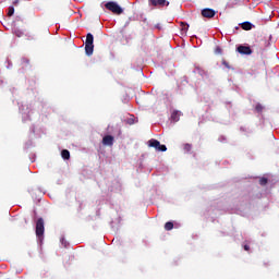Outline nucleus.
<instances>
[{
  "label": "nucleus",
  "mask_w": 279,
  "mask_h": 279,
  "mask_svg": "<svg viewBox=\"0 0 279 279\" xmlns=\"http://www.w3.org/2000/svg\"><path fill=\"white\" fill-rule=\"evenodd\" d=\"M105 8L113 14H123V9L119 4H117V2H107L105 4Z\"/></svg>",
  "instance_id": "nucleus-1"
},
{
  "label": "nucleus",
  "mask_w": 279,
  "mask_h": 279,
  "mask_svg": "<svg viewBox=\"0 0 279 279\" xmlns=\"http://www.w3.org/2000/svg\"><path fill=\"white\" fill-rule=\"evenodd\" d=\"M35 232H36V236H38V239L44 236V234H45V220L43 218L37 219Z\"/></svg>",
  "instance_id": "nucleus-2"
},
{
  "label": "nucleus",
  "mask_w": 279,
  "mask_h": 279,
  "mask_svg": "<svg viewBox=\"0 0 279 279\" xmlns=\"http://www.w3.org/2000/svg\"><path fill=\"white\" fill-rule=\"evenodd\" d=\"M201 14L204 19H215L217 11H215L214 9L206 8L202 10Z\"/></svg>",
  "instance_id": "nucleus-3"
},
{
  "label": "nucleus",
  "mask_w": 279,
  "mask_h": 279,
  "mask_svg": "<svg viewBox=\"0 0 279 279\" xmlns=\"http://www.w3.org/2000/svg\"><path fill=\"white\" fill-rule=\"evenodd\" d=\"M238 53H241L242 56H252L253 51L250 46H239L236 48Z\"/></svg>",
  "instance_id": "nucleus-4"
},
{
  "label": "nucleus",
  "mask_w": 279,
  "mask_h": 279,
  "mask_svg": "<svg viewBox=\"0 0 279 279\" xmlns=\"http://www.w3.org/2000/svg\"><path fill=\"white\" fill-rule=\"evenodd\" d=\"M148 3L154 8H162L166 5L167 0H148Z\"/></svg>",
  "instance_id": "nucleus-5"
},
{
  "label": "nucleus",
  "mask_w": 279,
  "mask_h": 279,
  "mask_svg": "<svg viewBox=\"0 0 279 279\" xmlns=\"http://www.w3.org/2000/svg\"><path fill=\"white\" fill-rule=\"evenodd\" d=\"M102 145H107L109 147H112V145H114V136L112 135H106L102 138Z\"/></svg>",
  "instance_id": "nucleus-6"
},
{
  "label": "nucleus",
  "mask_w": 279,
  "mask_h": 279,
  "mask_svg": "<svg viewBox=\"0 0 279 279\" xmlns=\"http://www.w3.org/2000/svg\"><path fill=\"white\" fill-rule=\"evenodd\" d=\"M94 51H95V45L94 44H85V53H86V56H93Z\"/></svg>",
  "instance_id": "nucleus-7"
},
{
  "label": "nucleus",
  "mask_w": 279,
  "mask_h": 279,
  "mask_svg": "<svg viewBox=\"0 0 279 279\" xmlns=\"http://www.w3.org/2000/svg\"><path fill=\"white\" fill-rule=\"evenodd\" d=\"M182 116V112L178 111V110H174L172 113H171V120L174 122V123H178V121H180V117Z\"/></svg>",
  "instance_id": "nucleus-8"
},
{
  "label": "nucleus",
  "mask_w": 279,
  "mask_h": 279,
  "mask_svg": "<svg viewBox=\"0 0 279 279\" xmlns=\"http://www.w3.org/2000/svg\"><path fill=\"white\" fill-rule=\"evenodd\" d=\"M242 29H244V32H250V29H252L254 27V25L251 22H243L241 24Z\"/></svg>",
  "instance_id": "nucleus-9"
},
{
  "label": "nucleus",
  "mask_w": 279,
  "mask_h": 279,
  "mask_svg": "<svg viewBox=\"0 0 279 279\" xmlns=\"http://www.w3.org/2000/svg\"><path fill=\"white\" fill-rule=\"evenodd\" d=\"M149 147H154L155 149H158L160 147V142L158 140H150L149 142Z\"/></svg>",
  "instance_id": "nucleus-10"
},
{
  "label": "nucleus",
  "mask_w": 279,
  "mask_h": 279,
  "mask_svg": "<svg viewBox=\"0 0 279 279\" xmlns=\"http://www.w3.org/2000/svg\"><path fill=\"white\" fill-rule=\"evenodd\" d=\"M95 37L93 36V34L88 33L86 36V41L85 45H94Z\"/></svg>",
  "instance_id": "nucleus-11"
},
{
  "label": "nucleus",
  "mask_w": 279,
  "mask_h": 279,
  "mask_svg": "<svg viewBox=\"0 0 279 279\" xmlns=\"http://www.w3.org/2000/svg\"><path fill=\"white\" fill-rule=\"evenodd\" d=\"M61 157L63 158V160H69L71 158V153L66 149H63L61 151Z\"/></svg>",
  "instance_id": "nucleus-12"
},
{
  "label": "nucleus",
  "mask_w": 279,
  "mask_h": 279,
  "mask_svg": "<svg viewBox=\"0 0 279 279\" xmlns=\"http://www.w3.org/2000/svg\"><path fill=\"white\" fill-rule=\"evenodd\" d=\"M173 228V222L171 221H168L165 223V230L169 231Z\"/></svg>",
  "instance_id": "nucleus-13"
},
{
  "label": "nucleus",
  "mask_w": 279,
  "mask_h": 279,
  "mask_svg": "<svg viewBox=\"0 0 279 279\" xmlns=\"http://www.w3.org/2000/svg\"><path fill=\"white\" fill-rule=\"evenodd\" d=\"M183 149H184V151H186L189 154V151H191V149H193V145L184 144Z\"/></svg>",
  "instance_id": "nucleus-14"
},
{
  "label": "nucleus",
  "mask_w": 279,
  "mask_h": 279,
  "mask_svg": "<svg viewBox=\"0 0 279 279\" xmlns=\"http://www.w3.org/2000/svg\"><path fill=\"white\" fill-rule=\"evenodd\" d=\"M267 182H268L267 178H260L259 179L260 186H266Z\"/></svg>",
  "instance_id": "nucleus-15"
},
{
  "label": "nucleus",
  "mask_w": 279,
  "mask_h": 279,
  "mask_svg": "<svg viewBox=\"0 0 279 279\" xmlns=\"http://www.w3.org/2000/svg\"><path fill=\"white\" fill-rule=\"evenodd\" d=\"M8 16H14V7H9Z\"/></svg>",
  "instance_id": "nucleus-16"
},
{
  "label": "nucleus",
  "mask_w": 279,
  "mask_h": 279,
  "mask_svg": "<svg viewBox=\"0 0 279 279\" xmlns=\"http://www.w3.org/2000/svg\"><path fill=\"white\" fill-rule=\"evenodd\" d=\"M255 110H256V112H263V110H264L263 105L257 104V105L255 106Z\"/></svg>",
  "instance_id": "nucleus-17"
},
{
  "label": "nucleus",
  "mask_w": 279,
  "mask_h": 279,
  "mask_svg": "<svg viewBox=\"0 0 279 279\" xmlns=\"http://www.w3.org/2000/svg\"><path fill=\"white\" fill-rule=\"evenodd\" d=\"M158 151H167V146L166 145H161L159 143V146L157 147Z\"/></svg>",
  "instance_id": "nucleus-18"
},
{
  "label": "nucleus",
  "mask_w": 279,
  "mask_h": 279,
  "mask_svg": "<svg viewBox=\"0 0 279 279\" xmlns=\"http://www.w3.org/2000/svg\"><path fill=\"white\" fill-rule=\"evenodd\" d=\"M15 36H17V38H21L23 36V33L22 32H15Z\"/></svg>",
  "instance_id": "nucleus-19"
},
{
  "label": "nucleus",
  "mask_w": 279,
  "mask_h": 279,
  "mask_svg": "<svg viewBox=\"0 0 279 279\" xmlns=\"http://www.w3.org/2000/svg\"><path fill=\"white\" fill-rule=\"evenodd\" d=\"M155 29H162V26L160 24H156Z\"/></svg>",
  "instance_id": "nucleus-20"
},
{
  "label": "nucleus",
  "mask_w": 279,
  "mask_h": 279,
  "mask_svg": "<svg viewBox=\"0 0 279 279\" xmlns=\"http://www.w3.org/2000/svg\"><path fill=\"white\" fill-rule=\"evenodd\" d=\"M244 250H245V252H250V245L245 244Z\"/></svg>",
  "instance_id": "nucleus-21"
},
{
  "label": "nucleus",
  "mask_w": 279,
  "mask_h": 279,
  "mask_svg": "<svg viewBox=\"0 0 279 279\" xmlns=\"http://www.w3.org/2000/svg\"><path fill=\"white\" fill-rule=\"evenodd\" d=\"M222 64H225V66H227V69H230V65H228V62L223 61Z\"/></svg>",
  "instance_id": "nucleus-22"
},
{
  "label": "nucleus",
  "mask_w": 279,
  "mask_h": 279,
  "mask_svg": "<svg viewBox=\"0 0 279 279\" xmlns=\"http://www.w3.org/2000/svg\"><path fill=\"white\" fill-rule=\"evenodd\" d=\"M82 210V203H80V206H78V211Z\"/></svg>",
  "instance_id": "nucleus-23"
},
{
  "label": "nucleus",
  "mask_w": 279,
  "mask_h": 279,
  "mask_svg": "<svg viewBox=\"0 0 279 279\" xmlns=\"http://www.w3.org/2000/svg\"><path fill=\"white\" fill-rule=\"evenodd\" d=\"M167 5H169V2H167Z\"/></svg>",
  "instance_id": "nucleus-24"
}]
</instances>
